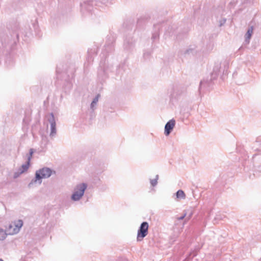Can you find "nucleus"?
Masks as SVG:
<instances>
[{"label":"nucleus","instance_id":"nucleus-1","mask_svg":"<svg viewBox=\"0 0 261 261\" xmlns=\"http://www.w3.org/2000/svg\"><path fill=\"white\" fill-rule=\"evenodd\" d=\"M22 225L23 222L20 220L12 222L11 223L9 224L8 227L7 228L6 231L8 232L9 235L15 234L18 232Z\"/></svg>","mask_w":261,"mask_h":261},{"label":"nucleus","instance_id":"nucleus-2","mask_svg":"<svg viewBox=\"0 0 261 261\" xmlns=\"http://www.w3.org/2000/svg\"><path fill=\"white\" fill-rule=\"evenodd\" d=\"M86 188L87 185L85 184H82L77 186L75 189L74 193L72 195V199L75 201L80 199L84 195Z\"/></svg>","mask_w":261,"mask_h":261},{"label":"nucleus","instance_id":"nucleus-3","mask_svg":"<svg viewBox=\"0 0 261 261\" xmlns=\"http://www.w3.org/2000/svg\"><path fill=\"white\" fill-rule=\"evenodd\" d=\"M148 224L146 222H143L137 233V241H141L148 234Z\"/></svg>","mask_w":261,"mask_h":261},{"label":"nucleus","instance_id":"nucleus-4","mask_svg":"<svg viewBox=\"0 0 261 261\" xmlns=\"http://www.w3.org/2000/svg\"><path fill=\"white\" fill-rule=\"evenodd\" d=\"M52 174V171L48 168H43L37 171L36 173V180L49 177Z\"/></svg>","mask_w":261,"mask_h":261},{"label":"nucleus","instance_id":"nucleus-5","mask_svg":"<svg viewBox=\"0 0 261 261\" xmlns=\"http://www.w3.org/2000/svg\"><path fill=\"white\" fill-rule=\"evenodd\" d=\"M95 3V2L93 1H90L87 2H84L81 4L82 11L83 12L84 11H88L89 12L93 11V5Z\"/></svg>","mask_w":261,"mask_h":261},{"label":"nucleus","instance_id":"nucleus-6","mask_svg":"<svg viewBox=\"0 0 261 261\" xmlns=\"http://www.w3.org/2000/svg\"><path fill=\"white\" fill-rule=\"evenodd\" d=\"M97 47L93 46L92 48L89 49L88 50V58L87 61L89 64H92L93 61V56L97 53Z\"/></svg>","mask_w":261,"mask_h":261},{"label":"nucleus","instance_id":"nucleus-7","mask_svg":"<svg viewBox=\"0 0 261 261\" xmlns=\"http://www.w3.org/2000/svg\"><path fill=\"white\" fill-rule=\"evenodd\" d=\"M175 121L174 120L172 119L168 121L165 127V134L166 136H168L171 130L175 126Z\"/></svg>","mask_w":261,"mask_h":261},{"label":"nucleus","instance_id":"nucleus-8","mask_svg":"<svg viewBox=\"0 0 261 261\" xmlns=\"http://www.w3.org/2000/svg\"><path fill=\"white\" fill-rule=\"evenodd\" d=\"M33 152V150L31 149L30 152V155L28 158V161L25 164H23L21 166V167L20 169V173H24V172L27 171L28 170V169H29V168L30 167V161H31V159L32 156Z\"/></svg>","mask_w":261,"mask_h":261},{"label":"nucleus","instance_id":"nucleus-9","mask_svg":"<svg viewBox=\"0 0 261 261\" xmlns=\"http://www.w3.org/2000/svg\"><path fill=\"white\" fill-rule=\"evenodd\" d=\"M253 30L254 28L253 26L249 27V28L248 29L245 35V43L246 44H248L250 42V40L253 33Z\"/></svg>","mask_w":261,"mask_h":261},{"label":"nucleus","instance_id":"nucleus-10","mask_svg":"<svg viewBox=\"0 0 261 261\" xmlns=\"http://www.w3.org/2000/svg\"><path fill=\"white\" fill-rule=\"evenodd\" d=\"M124 47L126 49L129 50L134 46V43L132 40L129 41V40H125L124 41Z\"/></svg>","mask_w":261,"mask_h":261},{"label":"nucleus","instance_id":"nucleus-11","mask_svg":"<svg viewBox=\"0 0 261 261\" xmlns=\"http://www.w3.org/2000/svg\"><path fill=\"white\" fill-rule=\"evenodd\" d=\"M56 122L55 120L53 119V121L51 122L50 123V127H51V135H54L56 133Z\"/></svg>","mask_w":261,"mask_h":261},{"label":"nucleus","instance_id":"nucleus-12","mask_svg":"<svg viewBox=\"0 0 261 261\" xmlns=\"http://www.w3.org/2000/svg\"><path fill=\"white\" fill-rule=\"evenodd\" d=\"M176 197L177 198L184 199L186 195L183 191L178 190L176 193Z\"/></svg>","mask_w":261,"mask_h":261},{"label":"nucleus","instance_id":"nucleus-13","mask_svg":"<svg viewBox=\"0 0 261 261\" xmlns=\"http://www.w3.org/2000/svg\"><path fill=\"white\" fill-rule=\"evenodd\" d=\"M8 232H5L3 229H0V240H4L7 237Z\"/></svg>","mask_w":261,"mask_h":261},{"label":"nucleus","instance_id":"nucleus-14","mask_svg":"<svg viewBox=\"0 0 261 261\" xmlns=\"http://www.w3.org/2000/svg\"><path fill=\"white\" fill-rule=\"evenodd\" d=\"M159 37V34L158 32H155L152 34V39L153 40H155L156 39H158Z\"/></svg>","mask_w":261,"mask_h":261},{"label":"nucleus","instance_id":"nucleus-15","mask_svg":"<svg viewBox=\"0 0 261 261\" xmlns=\"http://www.w3.org/2000/svg\"><path fill=\"white\" fill-rule=\"evenodd\" d=\"M226 19L225 18L221 19L219 20V27H222L226 22Z\"/></svg>","mask_w":261,"mask_h":261},{"label":"nucleus","instance_id":"nucleus-16","mask_svg":"<svg viewBox=\"0 0 261 261\" xmlns=\"http://www.w3.org/2000/svg\"><path fill=\"white\" fill-rule=\"evenodd\" d=\"M98 96H97L96 98H95L93 100V101H92V102L91 103V107H93L94 106V105L96 103V102L98 101Z\"/></svg>","mask_w":261,"mask_h":261},{"label":"nucleus","instance_id":"nucleus-17","mask_svg":"<svg viewBox=\"0 0 261 261\" xmlns=\"http://www.w3.org/2000/svg\"><path fill=\"white\" fill-rule=\"evenodd\" d=\"M186 216V214H185L181 217L178 218V220H182Z\"/></svg>","mask_w":261,"mask_h":261},{"label":"nucleus","instance_id":"nucleus-18","mask_svg":"<svg viewBox=\"0 0 261 261\" xmlns=\"http://www.w3.org/2000/svg\"><path fill=\"white\" fill-rule=\"evenodd\" d=\"M10 60L6 61V62L4 63L5 64H10V62H9Z\"/></svg>","mask_w":261,"mask_h":261},{"label":"nucleus","instance_id":"nucleus-19","mask_svg":"<svg viewBox=\"0 0 261 261\" xmlns=\"http://www.w3.org/2000/svg\"><path fill=\"white\" fill-rule=\"evenodd\" d=\"M156 181H155V182H152V185L153 186H154V185L156 184Z\"/></svg>","mask_w":261,"mask_h":261},{"label":"nucleus","instance_id":"nucleus-20","mask_svg":"<svg viewBox=\"0 0 261 261\" xmlns=\"http://www.w3.org/2000/svg\"><path fill=\"white\" fill-rule=\"evenodd\" d=\"M156 181H155V182H152V185L153 186H154V185L156 184Z\"/></svg>","mask_w":261,"mask_h":261},{"label":"nucleus","instance_id":"nucleus-21","mask_svg":"<svg viewBox=\"0 0 261 261\" xmlns=\"http://www.w3.org/2000/svg\"><path fill=\"white\" fill-rule=\"evenodd\" d=\"M101 64H102V63H101ZM102 64H106V62L102 63Z\"/></svg>","mask_w":261,"mask_h":261},{"label":"nucleus","instance_id":"nucleus-22","mask_svg":"<svg viewBox=\"0 0 261 261\" xmlns=\"http://www.w3.org/2000/svg\"><path fill=\"white\" fill-rule=\"evenodd\" d=\"M0 64H2V62L0 61Z\"/></svg>","mask_w":261,"mask_h":261},{"label":"nucleus","instance_id":"nucleus-23","mask_svg":"<svg viewBox=\"0 0 261 261\" xmlns=\"http://www.w3.org/2000/svg\"><path fill=\"white\" fill-rule=\"evenodd\" d=\"M0 261H3V260L2 259H0Z\"/></svg>","mask_w":261,"mask_h":261}]
</instances>
